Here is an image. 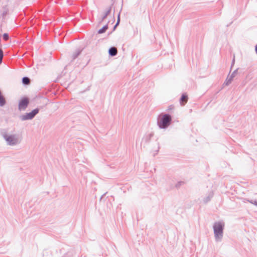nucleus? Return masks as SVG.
<instances>
[{"instance_id": "nucleus-22", "label": "nucleus", "mask_w": 257, "mask_h": 257, "mask_svg": "<svg viewBox=\"0 0 257 257\" xmlns=\"http://www.w3.org/2000/svg\"><path fill=\"white\" fill-rule=\"evenodd\" d=\"M173 107H173V105H170V106L168 107V110H171V109H173Z\"/></svg>"}, {"instance_id": "nucleus-7", "label": "nucleus", "mask_w": 257, "mask_h": 257, "mask_svg": "<svg viewBox=\"0 0 257 257\" xmlns=\"http://www.w3.org/2000/svg\"><path fill=\"white\" fill-rule=\"evenodd\" d=\"M117 54V50L114 47H110L108 50V54L109 56L114 57Z\"/></svg>"}, {"instance_id": "nucleus-8", "label": "nucleus", "mask_w": 257, "mask_h": 257, "mask_svg": "<svg viewBox=\"0 0 257 257\" xmlns=\"http://www.w3.org/2000/svg\"><path fill=\"white\" fill-rule=\"evenodd\" d=\"M213 192L212 191L210 192L208 194L207 196L206 197L204 198L203 200V203L205 204L207 203L209 201H210L211 199L213 197Z\"/></svg>"}, {"instance_id": "nucleus-12", "label": "nucleus", "mask_w": 257, "mask_h": 257, "mask_svg": "<svg viewBox=\"0 0 257 257\" xmlns=\"http://www.w3.org/2000/svg\"><path fill=\"white\" fill-rule=\"evenodd\" d=\"M108 23L105 25L103 26L100 29H99L97 33L98 34H103L106 32V31L108 29Z\"/></svg>"}, {"instance_id": "nucleus-6", "label": "nucleus", "mask_w": 257, "mask_h": 257, "mask_svg": "<svg viewBox=\"0 0 257 257\" xmlns=\"http://www.w3.org/2000/svg\"><path fill=\"white\" fill-rule=\"evenodd\" d=\"M188 100V95L184 93L182 94L180 98V103L181 105H184Z\"/></svg>"}, {"instance_id": "nucleus-27", "label": "nucleus", "mask_w": 257, "mask_h": 257, "mask_svg": "<svg viewBox=\"0 0 257 257\" xmlns=\"http://www.w3.org/2000/svg\"><path fill=\"white\" fill-rule=\"evenodd\" d=\"M105 194H106V193H104V194L101 196V198H100V200H101V199H102L103 197Z\"/></svg>"}, {"instance_id": "nucleus-21", "label": "nucleus", "mask_w": 257, "mask_h": 257, "mask_svg": "<svg viewBox=\"0 0 257 257\" xmlns=\"http://www.w3.org/2000/svg\"><path fill=\"white\" fill-rule=\"evenodd\" d=\"M250 203H251L252 204H253L254 205L257 206V201L256 200H255L254 201H250Z\"/></svg>"}, {"instance_id": "nucleus-28", "label": "nucleus", "mask_w": 257, "mask_h": 257, "mask_svg": "<svg viewBox=\"0 0 257 257\" xmlns=\"http://www.w3.org/2000/svg\"><path fill=\"white\" fill-rule=\"evenodd\" d=\"M63 257H70L68 255H65L64 256H63Z\"/></svg>"}, {"instance_id": "nucleus-9", "label": "nucleus", "mask_w": 257, "mask_h": 257, "mask_svg": "<svg viewBox=\"0 0 257 257\" xmlns=\"http://www.w3.org/2000/svg\"><path fill=\"white\" fill-rule=\"evenodd\" d=\"M154 136L153 133H150L146 136H145L143 138V141H144L145 143H149L151 140L152 137Z\"/></svg>"}, {"instance_id": "nucleus-2", "label": "nucleus", "mask_w": 257, "mask_h": 257, "mask_svg": "<svg viewBox=\"0 0 257 257\" xmlns=\"http://www.w3.org/2000/svg\"><path fill=\"white\" fill-rule=\"evenodd\" d=\"M224 223L223 221L215 222L213 226L215 241L219 242L222 240L223 235Z\"/></svg>"}, {"instance_id": "nucleus-16", "label": "nucleus", "mask_w": 257, "mask_h": 257, "mask_svg": "<svg viewBox=\"0 0 257 257\" xmlns=\"http://www.w3.org/2000/svg\"><path fill=\"white\" fill-rule=\"evenodd\" d=\"M185 184V182L182 181H178L175 185V187L179 189L182 185Z\"/></svg>"}, {"instance_id": "nucleus-18", "label": "nucleus", "mask_w": 257, "mask_h": 257, "mask_svg": "<svg viewBox=\"0 0 257 257\" xmlns=\"http://www.w3.org/2000/svg\"><path fill=\"white\" fill-rule=\"evenodd\" d=\"M3 38L5 41H8L10 37L8 33H4L3 35Z\"/></svg>"}, {"instance_id": "nucleus-11", "label": "nucleus", "mask_w": 257, "mask_h": 257, "mask_svg": "<svg viewBox=\"0 0 257 257\" xmlns=\"http://www.w3.org/2000/svg\"><path fill=\"white\" fill-rule=\"evenodd\" d=\"M111 11V6L109 7L107 9V10L106 11V12H105V14H104V15L102 16V17L101 18L100 22H102L103 21H104L106 18V17L110 14Z\"/></svg>"}, {"instance_id": "nucleus-23", "label": "nucleus", "mask_w": 257, "mask_h": 257, "mask_svg": "<svg viewBox=\"0 0 257 257\" xmlns=\"http://www.w3.org/2000/svg\"><path fill=\"white\" fill-rule=\"evenodd\" d=\"M234 58H233L232 61V63H231V68H232V66L234 64Z\"/></svg>"}, {"instance_id": "nucleus-26", "label": "nucleus", "mask_w": 257, "mask_h": 257, "mask_svg": "<svg viewBox=\"0 0 257 257\" xmlns=\"http://www.w3.org/2000/svg\"><path fill=\"white\" fill-rule=\"evenodd\" d=\"M116 28H117V26H115V25H114V26H113V30H113V31H114V30L116 29Z\"/></svg>"}, {"instance_id": "nucleus-4", "label": "nucleus", "mask_w": 257, "mask_h": 257, "mask_svg": "<svg viewBox=\"0 0 257 257\" xmlns=\"http://www.w3.org/2000/svg\"><path fill=\"white\" fill-rule=\"evenodd\" d=\"M40 109L36 108L32 110L31 112H27L20 116L21 120H31L39 113Z\"/></svg>"}, {"instance_id": "nucleus-17", "label": "nucleus", "mask_w": 257, "mask_h": 257, "mask_svg": "<svg viewBox=\"0 0 257 257\" xmlns=\"http://www.w3.org/2000/svg\"><path fill=\"white\" fill-rule=\"evenodd\" d=\"M4 57V52L2 48H0V65L2 63Z\"/></svg>"}, {"instance_id": "nucleus-25", "label": "nucleus", "mask_w": 257, "mask_h": 257, "mask_svg": "<svg viewBox=\"0 0 257 257\" xmlns=\"http://www.w3.org/2000/svg\"><path fill=\"white\" fill-rule=\"evenodd\" d=\"M255 53L257 54V44L255 46Z\"/></svg>"}, {"instance_id": "nucleus-19", "label": "nucleus", "mask_w": 257, "mask_h": 257, "mask_svg": "<svg viewBox=\"0 0 257 257\" xmlns=\"http://www.w3.org/2000/svg\"><path fill=\"white\" fill-rule=\"evenodd\" d=\"M237 71L238 69H235L229 77H230L232 79H233V78L235 76L236 74H237Z\"/></svg>"}, {"instance_id": "nucleus-24", "label": "nucleus", "mask_w": 257, "mask_h": 257, "mask_svg": "<svg viewBox=\"0 0 257 257\" xmlns=\"http://www.w3.org/2000/svg\"><path fill=\"white\" fill-rule=\"evenodd\" d=\"M119 23H120L119 21H117L116 24H115V25L117 27L119 25Z\"/></svg>"}, {"instance_id": "nucleus-5", "label": "nucleus", "mask_w": 257, "mask_h": 257, "mask_svg": "<svg viewBox=\"0 0 257 257\" xmlns=\"http://www.w3.org/2000/svg\"><path fill=\"white\" fill-rule=\"evenodd\" d=\"M30 102L29 98L26 96L21 98L19 100L18 108L20 110H24L28 107Z\"/></svg>"}, {"instance_id": "nucleus-3", "label": "nucleus", "mask_w": 257, "mask_h": 257, "mask_svg": "<svg viewBox=\"0 0 257 257\" xmlns=\"http://www.w3.org/2000/svg\"><path fill=\"white\" fill-rule=\"evenodd\" d=\"M1 135L8 145L13 146L17 145L20 143L18 137L17 135H8L5 130L2 131Z\"/></svg>"}, {"instance_id": "nucleus-29", "label": "nucleus", "mask_w": 257, "mask_h": 257, "mask_svg": "<svg viewBox=\"0 0 257 257\" xmlns=\"http://www.w3.org/2000/svg\"><path fill=\"white\" fill-rule=\"evenodd\" d=\"M63 257H70L68 255H65L64 256H63Z\"/></svg>"}, {"instance_id": "nucleus-14", "label": "nucleus", "mask_w": 257, "mask_h": 257, "mask_svg": "<svg viewBox=\"0 0 257 257\" xmlns=\"http://www.w3.org/2000/svg\"><path fill=\"white\" fill-rule=\"evenodd\" d=\"M22 83L24 85H28L30 83V79L28 77H24L22 78Z\"/></svg>"}, {"instance_id": "nucleus-10", "label": "nucleus", "mask_w": 257, "mask_h": 257, "mask_svg": "<svg viewBox=\"0 0 257 257\" xmlns=\"http://www.w3.org/2000/svg\"><path fill=\"white\" fill-rule=\"evenodd\" d=\"M83 50V48L82 49H78L76 50L75 52L73 53L72 55V59L73 60L76 59L81 53Z\"/></svg>"}, {"instance_id": "nucleus-1", "label": "nucleus", "mask_w": 257, "mask_h": 257, "mask_svg": "<svg viewBox=\"0 0 257 257\" xmlns=\"http://www.w3.org/2000/svg\"><path fill=\"white\" fill-rule=\"evenodd\" d=\"M172 122V117L169 113H161L157 119V124L160 128H167Z\"/></svg>"}, {"instance_id": "nucleus-15", "label": "nucleus", "mask_w": 257, "mask_h": 257, "mask_svg": "<svg viewBox=\"0 0 257 257\" xmlns=\"http://www.w3.org/2000/svg\"><path fill=\"white\" fill-rule=\"evenodd\" d=\"M232 80H233V79H232L230 77H229L228 76L226 78L224 83H223V85H225L227 86L229 85L231 83Z\"/></svg>"}, {"instance_id": "nucleus-13", "label": "nucleus", "mask_w": 257, "mask_h": 257, "mask_svg": "<svg viewBox=\"0 0 257 257\" xmlns=\"http://www.w3.org/2000/svg\"><path fill=\"white\" fill-rule=\"evenodd\" d=\"M3 12L2 14V16L3 18H4L7 16V15L8 14V12H9V10H8V8H7V6H4L3 7Z\"/></svg>"}, {"instance_id": "nucleus-20", "label": "nucleus", "mask_w": 257, "mask_h": 257, "mask_svg": "<svg viewBox=\"0 0 257 257\" xmlns=\"http://www.w3.org/2000/svg\"><path fill=\"white\" fill-rule=\"evenodd\" d=\"M117 21L120 22V11L119 12V13L117 15Z\"/></svg>"}]
</instances>
